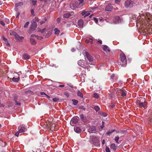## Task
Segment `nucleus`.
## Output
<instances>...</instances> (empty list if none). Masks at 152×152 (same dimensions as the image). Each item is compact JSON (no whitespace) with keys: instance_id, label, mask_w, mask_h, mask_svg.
<instances>
[{"instance_id":"nucleus-1","label":"nucleus","mask_w":152,"mask_h":152,"mask_svg":"<svg viewBox=\"0 0 152 152\" xmlns=\"http://www.w3.org/2000/svg\"><path fill=\"white\" fill-rule=\"evenodd\" d=\"M139 100H138L136 102V104L141 108H145L146 104L145 101V99L142 97H140Z\"/></svg>"},{"instance_id":"nucleus-2","label":"nucleus","mask_w":152,"mask_h":152,"mask_svg":"<svg viewBox=\"0 0 152 152\" xmlns=\"http://www.w3.org/2000/svg\"><path fill=\"white\" fill-rule=\"evenodd\" d=\"M120 61L119 64L121 65L122 66L125 67L127 64V60L125 55L123 53H121L120 54Z\"/></svg>"},{"instance_id":"nucleus-3","label":"nucleus","mask_w":152,"mask_h":152,"mask_svg":"<svg viewBox=\"0 0 152 152\" xmlns=\"http://www.w3.org/2000/svg\"><path fill=\"white\" fill-rule=\"evenodd\" d=\"M15 74L16 75H15L14 74H13L12 76H11V78H10L9 77H8V78L10 79V81H11L12 80V81L13 82H18L19 80L20 76L22 75H18L17 73H16Z\"/></svg>"},{"instance_id":"nucleus-4","label":"nucleus","mask_w":152,"mask_h":152,"mask_svg":"<svg viewBox=\"0 0 152 152\" xmlns=\"http://www.w3.org/2000/svg\"><path fill=\"white\" fill-rule=\"evenodd\" d=\"M134 5L133 2L131 0H127L124 3L125 7L126 8H131Z\"/></svg>"},{"instance_id":"nucleus-5","label":"nucleus","mask_w":152,"mask_h":152,"mask_svg":"<svg viewBox=\"0 0 152 152\" xmlns=\"http://www.w3.org/2000/svg\"><path fill=\"white\" fill-rule=\"evenodd\" d=\"M145 22V21H143L142 22H141V21L140 20H138L137 22V26H140V28L141 29L142 31L144 30L145 32L146 31L145 30V28L146 27V26L144 24Z\"/></svg>"},{"instance_id":"nucleus-6","label":"nucleus","mask_w":152,"mask_h":152,"mask_svg":"<svg viewBox=\"0 0 152 152\" xmlns=\"http://www.w3.org/2000/svg\"><path fill=\"white\" fill-rule=\"evenodd\" d=\"M37 23L35 22H33L29 28V29L28 30V32L29 34H31L32 32L34 31L37 27Z\"/></svg>"},{"instance_id":"nucleus-7","label":"nucleus","mask_w":152,"mask_h":152,"mask_svg":"<svg viewBox=\"0 0 152 152\" xmlns=\"http://www.w3.org/2000/svg\"><path fill=\"white\" fill-rule=\"evenodd\" d=\"M85 55L89 61V63L90 64H93L92 62L93 61V58L90 56L88 52H86L85 53Z\"/></svg>"},{"instance_id":"nucleus-8","label":"nucleus","mask_w":152,"mask_h":152,"mask_svg":"<svg viewBox=\"0 0 152 152\" xmlns=\"http://www.w3.org/2000/svg\"><path fill=\"white\" fill-rule=\"evenodd\" d=\"M78 117H74L71 120L70 124L72 126H74V125L77 123L78 121Z\"/></svg>"},{"instance_id":"nucleus-9","label":"nucleus","mask_w":152,"mask_h":152,"mask_svg":"<svg viewBox=\"0 0 152 152\" xmlns=\"http://www.w3.org/2000/svg\"><path fill=\"white\" fill-rule=\"evenodd\" d=\"M114 22L115 23H121L123 21V20L120 18L119 16H116L114 18Z\"/></svg>"},{"instance_id":"nucleus-10","label":"nucleus","mask_w":152,"mask_h":152,"mask_svg":"<svg viewBox=\"0 0 152 152\" xmlns=\"http://www.w3.org/2000/svg\"><path fill=\"white\" fill-rule=\"evenodd\" d=\"M113 8V7L111 4H108L105 8V10L106 11L110 12L111 11Z\"/></svg>"},{"instance_id":"nucleus-11","label":"nucleus","mask_w":152,"mask_h":152,"mask_svg":"<svg viewBox=\"0 0 152 152\" xmlns=\"http://www.w3.org/2000/svg\"><path fill=\"white\" fill-rule=\"evenodd\" d=\"M14 100L15 103V105L18 106H20V105L21 103L20 102V100L18 98L17 96H15L14 97Z\"/></svg>"},{"instance_id":"nucleus-12","label":"nucleus","mask_w":152,"mask_h":152,"mask_svg":"<svg viewBox=\"0 0 152 152\" xmlns=\"http://www.w3.org/2000/svg\"><path fill=\"white\" fill-rule=\"evenodd\" d=\"M84 61L82 60H80L78 61V64L79 66H80L83 68H86V66L84 65Z\"/></svg>"},{"instance_id":"nucleus-13","label":"nucleus","mask_w":152,"mask_h":152,"mask_svg":"<svg viewBox=\"0 0 152 152\" xmlns=\"http://www.w3.org/2000/svg\"><path fill=\"white\" fill-rule=\"evenodd\" d=\"M48 125H49L48 127L50 128V129L52 130H55L56 125L52 124L51 122H49Z\"/></svg>"},{"instance_id":"nucleus-14","label":"nucleus","mask_w":152,"mask_h":152,"mask_svg":"<svg viewBox=\"0 0 152 152\" xmlns=\"http://www.w3.org/2000/svg\"><path fill=\"white\" fill-rule=\"evenodd\" d=\"M24 39L23 37L22 36H20L19 34L17 35L15 37V39L16 40L19 42H21L22 41L23 39Z\"/></svg>"},{"instance_id":"nucleus-15","label":"nucleus","mask_w":152,"mask_h":152,"mask_svg":"<svg viewBox=\"0 0 152 152\" xmlns=\"http://www.w3.org/2000/svg\"><path fill=\"white\" fill-rule=\"evenodd\" d=\"M74 12H70L69 13H65L63 15V18H67L71 16Z\"/></svg>"},{"instance_id":"nucleus-16","label":"nucleus","mask_w":152,"mask_h":152,"mask_svg":"<svg viewBox=\"0 0 152 152\" xmlns=\"http://www.w3.org/2000/svg\"><path fill=\"white\" fill-rule=\"evenodd\" d=\"M18 129H19V131L20 133L25 132L26 130V128L23 126H22L20 127H19Z\"/></svg>"},{"instance_id":"nucleus-17","label":"nucleus","mask_w":152,"mask_h":152,"mask_svg":"<svg viewBox=\"0 0 152 152\" xmlns=\"http://www.w3.org/2000/svg\"><path fill=\"white\" fill-rule=\"evenodd\" d=\"M30 58V56L27 54L24 53L23 54V58L24 60H28Z\"/></svg>"},{"instance_id":"nucleus-18","label":"nucleus","mask_w":152,"mask_h":152,"mask_svg":"<svg viewBox=\"0 0 152 152\" xmlns=\"http://www.w3.org/2000/svg\"><path fill=\"white\" fill-rule=\"evenodd\" d=\"M103 50L107 52L108 51V52H110V49L109 47L106 45H103Z\"/></svg>"},{"instance_id":"nucleus-19","label":"nucleus","mask_w":152,"mask_h":152,"mask_svg":"<svg viewBox=\"0 0 152 152\" xmlns=\"http://www.w3.org/2000/svg\"><path fill=\"white\" fill-rule=\"evenodd\" d=\"M148 15H149V14H148ZM147 17H145V21L146 20V22H149L151 20V19H152V16L151 15L150 16L149 15V16H148V14L146 15Z\"/></svg>"},{"instance_id":"nucleus-20","label":"nucleus","mask_w":152,"mask_h":152,"mask_svg":"<svg viewBox=\"0 0 152 152\" xmlns=\"http://www.w3.org/2000/svg\"><path fill=\"white\" fill-rule=\"evenodd\" d=\"M110 148L113 151H115L117 147L115 143H112L110 145Z\"/></svg>"},{"instance_id":"nucleus-21","label":"nucleus","mask_w":152,"mask_h":152,"mask_svg":"<svg viewBox=\"0 0 152 152\" xmlns=\"http://www.w3.org/2000/svg\"><path fill=\"white\" fill-rule=\"evenodd\" d=\"M83 22L82 20H80L78 21V25L80 27H82L83 25Z\"/></svg>"},{"instance_id":"nucleus-22","label":"nucleus","mask_w":152,"mask_h":152,"mask_svg":"<svg viewBox=\"0 0 152 152\" xmlns=\"http://www.w3.org/2000/svg\"><path fill=\"white\" fill-rule=\"evenodd\" d=\"M74 130L75 132L77 133H79L81 131V129L79 127H77L76 128H74Z\"/></svg>"},{"instance_id":"nucleus-23","label":"nucleus","mask_w":152,"mask_h":152,"mask_svg":"<svg viewBox=\"0 0 152 152\" xmlns=\"http://www.w3.org/2000/svg\"><path fill=\"white\" fill-rule=\"evenodd\" d=\"M77 94L78 96L80 97L81 98H83V93L80 91H78Z\"/></svg>"},{"instance_id":"nucleus-24","label":"nucleus","mask_w":152,"mask_h":152,"mask_svg":"<svg viewBox=\"0 0 152 152\" xmlns=\"http://www.w3.org/2000/svg\"><path fill=\"white\" fill-rule=\"evenodd\" d=\"M96 130V127L95 126H92L89 128L88 131L90 132H93L95 131Z\"/></svg>"},{"instance_id":"nucleus-25","label":"nucleus","mask_w":152,"mask_h":152,"mask_svg":"<svg viewBox=\"0 0 152 152\" xmlns=\"http://www.w3.org/2000/svg\"><path fill=\"white\" fill-rule=\"evenodd\" d=\"M86 43H88L90 42L91 44H92L93 43V40L92 38H89V39H86L85 41Z\"/></svg>"},{"instance_id":"nucleus-26","label":"nucleus","mask_w":152,"mask_h":152,"mask_svg":"<svg viewBox=\"0 0 152 152\" xmlns=\"http://www.w3.org/2000/svg\"><path fill=\"white\" fill-rule=\"evenodd\" d=\"M30 41L31 44L33 45H35L36 44V42L33 38H30Z\"/></svg>"},{"instance_id":"nucleus-27","label":"nucleus","mask_w":152,"mask_h":152,"mask_svg":"<svg viewBox=\"0 0 152 152\" xmlns=\"http://www.w3.org/2000/svg\"><path fill=\"white\" fill-rule=\"evenodd\" d=\"M54 31H55V33L56 34H58L60 32V31L59 30L57 29V28H55Z\"/></svg>"},{"instance_id":"nucleus-28","label":"nucleus","mask_w":152,"mask_h":152,"mask_svg":"<svg viewBox=\"0 0 152 152\" xmlns=\"http://www.w3.org/2000/svg\"><path fill=\"white\" fill-rule=\"evenodd\" d=\"M115 131V129L112 130L111 131H108L106 133V134L108 135H110L113 132Z\"/></svg>"},{"instance_id":"nucleus-29","label":"nucleus","mask_w":152,"mask_h":152,"mask_svg":"<svg viewBox=\"0 0 152 152\" xmlns=\"http://www.w3.org/2000/svg\"><path fill=\"white\" fill-rule=\"evenodd\" d=\"M23 4V3L22 2H20L18 3H16L15 4V6L16 7H18L19 6H21Z\"/></svg>"},{"instance_id":"nucleus-30","label":"nucleus","mask_w":152,"mask_h":152,"mask_svg":"<svg viewBox=\"0 0 152 152\" xmlns=\"http://www.w3.org/2000/svg\"><path fill=\"white\" fill-rule=\"evenodd\" d=\"M93 109L97 112L98 111L100 110L99 107L97 106H94Z\"/></svg>"},{"instance_id":"nucleus-31","label":"nucleus","mask_w":152,"mask_h":152,"mask_svg":"<svg viewBox=\"0 0 152 152\" xmlns=\"http://www.w3.org/2000/svg\"><path fill=\"white\" fill-rule=\"evenodd\" d=\"M120 93L121 96L123 97L126 96V92L124 91H121Z\"/></svg>"},{"instance_id":"nucleus-32","label":"nucleus","mask_w":152,"mask_h":152,"mask_svg":"<svg viewBox=\"0 0 152 152\" xmlns=\"http://www.w3.org/2000/svg\"><path fill=\"white\" fill-rule=\"evenodd\" d=\"M72 101L73 102V104L74 105H76L78 103V101L76 100L72 99Z\"/></svg>"},{"instance_id":"nucleus-33","label":"nucleus","mask_w":152,"mask_h":152,"mask_svg":"<svg viewBox=\"0 0 152 152\" xmlns=\"http://www.w3.org/2000/svg\"><path fill=\"white\" fill-rule=\"evenodd\" d=\"M46 29L45 28H43L42 29H39L38 31L41 32L42 33H43L44 32V31Z\"/></svg>"},{"instance_id":"nucleus-34","label":"nucleus","mask_w":152,"mask_h":152,"mask_svg":"<svg viewBox=\"0 0 152 152\" xmlns=\"http://www.w3.org/2000/svg\"><path fill=\"white\" fill-rule=\"evenodd\" d=\"M29 23V22H27L24 25V27L25 28H27Z\"/></svg>"},{"instance_id":"nucleus-35","label":"nucleus","mask_w":152,"mask_h":152,"mask_svg":"<svg viewBox=\"0 0 152 152\" xmlns=\"http://www.w3.org/2000/svg\"><path fill=\"white\" fill-rule=\"evenodd\" d=\"M11 34L15 36V37L18 34L16 32H15V31H12V32L11 33Z\"/></svg>"},{"instance_id":"nucleus-36","label":"nucleus","mask_w":152,"mask_h":152,"mask_svg":"<svg viewBox=\"0 0 152 152\" xmlns=\"http://www.w3.org/2000/svg\"><path fill=\"white\" fill-rule=\"evenodd\" d=\"M105 151L106 152H110L109 148L107 146L105 147Z\"/></svg>"},{"instance_id":"nucleus-37","label":"nucleus","mask_w":152,"mask_h":152,"mask_svg":"<svg viewBox=\"0 0 152 152\" xmlns=\"http://www.w3.org/2000/svg\"><path fill=\"white\" fill-rule=\"evenodd\" d=\"M119 139V137L118 136L116 137L115 138V140L117 143H118Z\"/></svg>"},{"instance_id":"nucleus-38","label":"nucleus","mask_w":152,"mask_h":152,"mask_svg":"<svg viewBox=\"0 0 152 152\" xmlns=\"http://www.w3.org/2000/svg\"><path fill=\"white\" fill-rule=\"evenodd\" d=\"M94 97L96 98H99V96L97 93H94Z\"/></svg>"},{"instance_id":"nucleus-39","label":"nucleus","mask_w":152,"mask_h":152,"mask_svg":"<svg viewBox=\"0 0 152 152\" xmlns=\"http://www.w3.org/2000/svg\"><path fill=\"white\" fill-rule=\"evenodd\" d=\"M59 100V99L58 98H55L53 99V101L56 102L58 101Z\"/></svg>"},{"instance_id":"nucleus-40","label":"nucleus","mask_w":152,"mask_h":152,"mask_svg":"<svg viewBox=\"0 0 152 152\" xmlns=\"http://www.w3.org/2000/svg\"><path fill=\"white\" fill-rule=\"evenodd\" d=\"M50 34H51V33H49V32L47 33L45 35V37L46 38H48L50 36Z\"/></svg>"},{"instance_id":"nucleus-41","label":"nucleus","mask_w":152,"mask_h":152,"mask_svg":"<svg viewBox=\"0 0 152 152\" xmlns=\"http://www.w3.org/2000/svg\"><path fill=\"white\" fill-rule=\"evenodd\" d=\"M86 13L87 12L84 10L82 11V12L81 13V14L82 16H84L85 15H86Z\"/></svg>"},{"instance_id":"nucleus-42","label":"nucleus","mask_w":152,"mask_h":152,"mask_svg":"<svg viewBox=\"0 0 152 152\" xmlns=\"http://www.w3.org/2000/svg\"><path fill=\"white\" fill-rule=\"evenodd\" d=\"M32 3V4L33 5H35L36 4L37 1H34V0H31Z\"/></svg>"},{"instance_id":"nucleus-43","label":"nucleus","mask_w":152,"mask_h":152,"mask_svg":"<svg viewBox=\"0 0 152 152\" xmlns=\"http://www.w3.org/2000/svg\"><path fill=\"white\" fill-rule=\"evenodd\" d=\"M37 39H39L40 40L43 39V37H42L39 36L38 35H37Z\"/></svg>"},{"instance_id":"nucleus-44","label":"nucleus","mask_w":152,"mask_h":152,"mask_svg":"<svg viewBox=\"0 0 152 152\" xmlns=\"http://www.w3.org/2000/svg\"><path fill=\"white\" fill-rule=\"evenodd\" d=\"M121 0H115V2L116 4H119Z\"/></svg>"},{"instance_id":"nucleus-45","label":"nucleus","mask_w":152,"mask_h":152,"mask_svg":"<svg viewBox=\"0 0 152 152\" xmlns=\"http://www.w3.org/2000/svg\"><path fill=\"white\" fill-rule=\"evenodd\" d=\"M94 20L96 23H97L98 22V19L97 18H94Z\"/></svg>"},{"instance_id":"nucleus-46","label":"nucleus","mask_w":152,"mask_h":152,"mask_svg":"<svg viewBox=\"0 0 152 152\" xmlns=\"http://www.w3.org/2000/svg\"><path fill=\"white\" fill-rule=\"evenodd\" d=\"M80 117L81 119L83 120L84 119V115L83 114H82L80 115Z\"/></svg>"},{"instance_id":"nucleus-47","label":"nucleus","mask_w":152,"mask_h":152,"mask_svg":"<svg viewBox=\"0 0 152 152\" xmlns=\"http://www.w3.org/2000/svg\"><path fill=\"white\" fill-rule=\"evenodd\" d=\"M0 23L3 26H4L5 25V24L4 23V22L2 20H1V21H0Z\"/></svg>"},{"instance_id":"nucleus-48","label":"nucleus","mask_w":152,"mask_h":152,"mask_svg":"<svg viewBox=\"0 0 152 152\" xmlns=\"http://www.w3.org/2000/svg\"><path fill=\"white\" fill-rule=\"evenodd\" d=\"M101 115L104 117H106L107 116V114L104 112H102V113Z\"/></svg>"},{"instance_id":"nucleus-49","label":"nucleus","mask_w":152,"mask_h":152,"mask_svg":"<svg viewBox=\"0 0 152 152\" xmlns=\"http://www.w3.org/2000/svg\"><path fill=\"white\" fill-rule=\"evenodd\" d=\"M61 20V19L60 18H58L57 19V21L58 22V23H59L60 22Z\"/></svg>"},{"instance_id":"nucleus-50","label":"nucleus","mask_w":152,"mask_h":152,"mask_svg":"<svg viewBox=\"0 0 152 152\" xmlns=\"http://www.w3.org/2000/svg\"><path fill=\"white\" fill-rule=\"evenodd\" d=\"M31 14L33 15L34 16V10L33 9H31Z\"/></svg>"},{"instance_id":"nucleus-51","label":"nucleus","mask_w":152,"mask_h":152,"mask_svg":"<svg viewBox=\"0 0 152 152\" xmlns=\"http://www.w3.org/2000/svg\"><path fill=\"white\" fill-rule=\"evenodd\" d=\"M5 22H6L7 24H9L10 23L9 20L8 19H6L5 20Z\"/></svg>"},{"instance_id":"nucleus-52","label":"nucleus","mask_w":152,"mask_h":152,"mask_svg":"<svg viewBox=\"0 0 152 152\" xmlns=\"http://www.w3.org/2000/svg\"><path fill=\"white\" fill-rule=\"evenodd\" d=\"M79 1V4H81L83 1V0H78Z\"/></svg>"},{"instance_id":"nucleus-53","label":"nucleus","mask_w":152,"mask_h":152,"mask_svg":"<svg viewBox=\"0 0 152 152\" xmlns=\"http://www.w3.org/2000/svg\"><path fill=\"white\" fill-rule=\"evenodd\" d=\"M97 42L98 43H99L100 44H102V41L101 40H99L97 41Z\"/></svg>"},{"instance_id":"nucleus-54","label":"nucleus","mask_w":152,"mask_h":152,"mask_svg":"<svg viewBox=\"0 0 152 152\" xmlns=\"http://www.w3.org/2000/svg\"><path fill=\"white\" fill-rule=\"evenodd\" d=\"M19 132H17L15 134V135L17 136V137H18L19 136Z\"/></svg>"},{"instance_id":"nucleus-55","label":"nucleus","mask_w":152,"mask_h":152,"mask_svg":"<svg viewBox=\"0 0 152 152\" xmlns=\"http://www.w3.org/2000/svg\"><path fill=\"white\" fill-rule=\"evenodd\" d=\"M34 20L35 21L34 22H35L36 23V22H38V18L35 17V18Z\"/></svg>"},{"instance_id":"nucleus-56","label":"nucleus","mask_w":152,"mask_h":152,"mask_svg":"<svg viewBox=\"0 0 152 152\" xmlns=\"http://www.w3.org/2000/svg\"><path fill=\"white\" fill-rule=\"evenodd\" d=\"M3 40L5 42L7 41V39L6 38L4 37H3Z\"/></svg>"},{"instance_id":"nucleus-57","label":"nucleus","mask_w":152,"mask_h":152,"mask_svg":"<svg viewBox=\"0 0 152 152\" xmlns=\"http://www.w3.org/2000/svg\"><path fill=\"white\" fill-rule=\"evenodd\" d=\"M80 108L81 109H82L84 110H86V108L84 107L83 106H81L80 107Z\"/></svg>"},{"instance_id":"nucleus-58","label":"nucleus","mask_w":152,"mask_h":152,"mask_svg":"<svg viewBox=\"0 0 152 152\" xmlns=\"http://www.w3.org/2000/svg\"><path fill=\"white\" fill-rule=\"evenodd\" d=\"M5 44L6 45H7V46H9L10 45V44H9L8 41H7V42H5Z\"/></svg>"},{"instance_id":"nucleus-59","label":"nucleus","mask_w":152,"mask_h":152,"mask_svg":"<svg viewBox=\"0 0 152 152\" xmlns=\"http://www.w3.org/2000/svg\"><path fill=\"white\" fill-rule=\"evenodd\" d=\"M37 35H36L35 34H32L31 36V37H37Z\"/></svg>"},{"instance_id":"nucleus-60","label":"nucleus","mask_w":152,"mask_h":152,"mask_svg":"<svg viewBox=\"0 0 152 152\" xmlns=\"http://www.w3.org/2000/svg\"><path fill=\"white\" fill-rule=\"evenodd\" d=\"M115 76V74H112V75L111 76H110V78H111L112 79H113V77H114Z\"/></svg>"},{"instance_id":"nucleus-61","label":"nucleus","mask_w":152,"mask_h":152,"mask_svg":"<svg viewBox=\"0 0 152 152\" xmlns=\"http://www.w3.org/2000/svg\"><path fill=\"white\" fill-rule=\"evenodd\" d=\"M40 94L41 95H45L46 96V95L44 92H41L40 93Z\"/></svg>"},{"instance_id":"nucleus-62","label":"nucleus","mask_w":152,"mask_h":152,"mask_svg":"<svg viewBox=\"0 0 152 152\" xmlns=\"http://www.w3.org/2000/svg\"><path fill=\"white\" fill-rule=\"evenodd\" d=\"M45 23V21H42L40 22V25H41L42 24H43Z\"/></svg>"},{"instance_id":"nucleus-63","label":"nucleus","mask_w":152,"mask_h":152,"mask_svg":"<svg viewBox=\"0 0 152 152\" xmlns=\"http://www.w3.org/2000/svg\"><path fill=\"white\" fill-rule=\"evenodd\" d=\"M90 14V13H86V15H85L84 17V18H85L87 16H88Z\"/></svg>"},{"instance_id":"nucleus-64","label":"nucleus","mask_w":152,"mask_h":152,"mask_svg":"<svg viewBox=\"0 0 152 152\" xmlns=\"http://www.w3.org/2000/svg\"><path fill=\"white\" fill-rule=\"evenodd\" d=\"M68 85H69V86L70 87H71V88H73V86L72 84H69Z\"/></svg>"}]
</instances>
